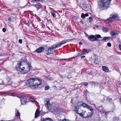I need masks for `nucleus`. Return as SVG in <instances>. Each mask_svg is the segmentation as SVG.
I'll use <instances>...</instances> for the list:
<instances>
[{
    "label": "nucleus",
    "instance_id": "obj_10",
    "mask_svg": "<svg viewBox=\"0 0 121 121\" xmlns=\"http://www.w3.org/2000/svg\"><path fill=\"white\" fill-rule=\"evenodd\" d=\"M94 113V112H89L87 114V115L85 116H84V118H89L91 117L92 116L93 114Z\"/></svg>",
    "mask_w": 121,
    "mask_h": 121
},
{
    "label": "nucleus",
    "instance_id": "obj_59",
    "mask_svg": "<svg viewBox=\"0 0 121 121\" xmlns=\"http://www.w3.org/2000/svg\"><path fill=\"white\" fill-rule=\"evenodd\" d=\"M85 16L86 17H87L89 16V14L88 13H86V14H85Z\"/></svg>",
    "mask_w": 121,
    "mask_h": 121
},
{
    "label": "nucleus",
    "instance_id": "obj_23",
    "mask_svg": "<svg viewBox=\"0 0 121 121\" xmlns=\"http://www.w3.org/2000/svg\"><path fill=\"white\" fill-rule=\"evenodd\" d=\"M79 105H77V106H76L75 107L74 110L75 111L76 113L78 112V109L79 108Z\"/></svg>",
    "mask_w": 121,
    "mask_h": 121
},
{
    "label": "nucleus",
    "instance_id": "obj_62",
    "mask_svg": "<svg viewBox=\"0 0 121 121\" xmlns=\"http://www.w3.org/2000/svg\"><path fill=\"white\" fill-rule=\"evenodd\" d=\"M50 53H49L48 52V53H47L46 54V55H49Z\"/></svg>",
    "mask_w": 121,
    "mask_h": 121
},
{
    "label": "nucleus",
    "instance_id": "obj_11",
    "mask_svg": "<svg viewBox=\"0 0 121 121\" xmlns=\"http://www.w3.org/2000/svg\"><path fill=\"white\" fill-rule=\"evenodd\" d=\"M95 35H93L88 36V39L91 41H95Z\"/></svg>",
    "mask_w": 121,
    "mask_h": 121
},
{
    "label": "nucleus",
    "instance_id": "obj_47",
    "mask_svg": "<svg viewBox=\"0 0 121 121\" xmlns=\"http://www.w3.org/2000/svg\"><path fill=\"white\" fill-rule=\"evenodd\" d=\"M71 40H72L71 39H66V40H65V41L66 42V43L67 42H68L70 41Z\"/></svg>",
    "mask_w": 121,
    "mask_h": 121
},
{
    "label": "nucleus",
    "instance_id": "obj_64",
    "mask_svg": "<svg viewBox=\"0 0 121 121\" xmlns=\"http://www.w3.org/2000/svg\"><path fill=\"white\" fill-rule=\"evenodd\" d=\"M119 85H121V82H119Z\"/></svg>",
    "mask_w": 121,
    "mask_h": 121
},
{
    "label": "nucleus",
    "instance_id": "obj_48",
    "mask_svg": "<svg viewBox=\"0 0 121 121\" xmlns=\"http://www.w3.org/2000/svg\"><path fill=\"white\" fill-rule=\"evenodd\" d=\"M2 30L3 32H5L6 31V29L5 28H3Z\"/></svg>",
    "mask_w": 121,
    "mask_h": 121
},
{
    "label": "nucleus",
    "instance_id": "obj_45",
    "mask_svg": "<svg viewBox=\"0 0 121 121\" xmlns=\"http://www.w3.org/2000/svg\"><path fill=\"white\" fill-rule=\"evenodd\" d=\"M30 101H31L32 102H34L35 101V100L34 99L32 98V99H30Z\"/></svg>",
    "mask_w": 121,
    "mask_h": 121
},
{
    "label": "nucleus",
    "instance_id": "obj_37",
    "mask_svg": "<svg viewBox=\"0 0 121 121\" xmlns=\"http://www.w3.org/2000/svg\"><path fill=\"white\" fill-rule=\"evenodd\" d=\"M77 113L79 114L83 118H84V116H85L84 115V114H83L82 113H79L78 112Z\"/></svg>",
    "mask_w": 121,
    "mask_h": 121
},
{
    "label": "nucleus",
    "instance_id": "obj_41",
    "mask_svg": "<svg viewBox=\"0 0 121 121\" xmlns=\"http://www.w3.org/2000/svg\"><path fill=\"white\" fill-rule=\"evenodd\" d=\"M60 42L61 44L62 45L66 43V42L65 40L62 41Z\"/></svg>",
    "mask_w": 121,
    "mask_h": 121
},
{
    "label": "nucleus",
    "instance_id": "obj_20",
    "mask_svg": "<svg viewBox=\"0 0 121 121\" xmlns=\"http://www.w3.org/2000/svg\"><path fill=\"white\" fill-rule=\"evenodd\" d=\"M110 37H103V39L101 40V41H103V40H104V41H108L110 40Z\"/></svg>",
    "mask_w": 121,
    "mask_h": 121
},
{
    "label": "nucleus",
    "instance_id": "obj_22",
    "mask_svg": "<svg viewBox=\"0 0 121 121\" xmlns=\"http://www.w3.org/2000/svg\"><path fill=\"white\" fill-rule=\"evenodd\" d=\"M100 62V60L98 58H96L95 60L94 63L96 64H99Z\"/></svg>",
    "mask_w": 121,
    "mask_h": 121
},
{
    "label": "nucleus",
    "instance_id": "obj_9",
    "mask_svg": "<svg viewBox=\"0 0 121 121\" xmlns=\"http://www.w3.org/2000/svg\"><path fill=\"white\" fill-rule=\"evenodd\" d=\"M44 48L43 47H40L39 48L36 49V51H35V52H36L38 53H41L44 50Z\"/></svg>",
    "mask_w": 121,
    "mask_h": 121
},
{
    "label": "nucleus",
    "instance_id": "obj_33",
    "mask_svg": "<svg viewBox=\"0 0 121 121\" xmlns=\"http://www.w3.org/2000/svg\"><path fill=\"white\" fill-rule=\"evenodd\" d=\"M86 17L84 13H82L81 15V17L83 19L85 18Z\"/></svg>",
    "mask_w": 121,
    "mask_h": 121
},
{
    "label": "nucleus",
    "instance_id": "obj_51",
    "mask_svg": "<svg viewBox=\"0 0 121 121\" xmlns=\"http://www.w3.org/2000/svg\"><path fill=\"white\" fill-rule=\"evenodd\" d=\"M80 22V23L82 24H83L84 23L83 21L82 20H81Z\"/></svg>",
    "mask_w": 121,
    "mask_h": 121
},
{
    "label": "nucleus",
    "instance_id": "obj_63",
    "mask_svg": "<svg viewBox=\"0 0 121 121\" xmlns=\"http://www.w3.org/2000/svg\"><path fill=\"white\" fill-rule=\"evenodd\" d=\"M120 103L121 104V98L120 99Z\"/></svg>",
    "mask_w": 121,
    "mask_h": 121
},
{
    "label": "nucleus",
    "instance_id": "obj_21",
    "mask_svg": "<svg viewBox=\"0 0 121 121\" xmlns=\"http://www.w3.org/2000/svg\"><path fill=\"white\" fill-rule=\"evenodd\" d=\"M102 68L103 70L105 72H108V71L109 69L108 67L105 66H103Z\"/></svg>",
    "mask_w": 121,
    "mask_h": 121
},
{
    "label": "nucleus",
    "instance_id": "obj_7",
    "mask_svg": "<svg viewBox=\"0 0 121 121\" xmlns=\"http://www.w3.org/2000/svg\"><path fill=\"white\" fill-rule=\"evenodd\" d=\"M118 17V16L117 15L112 14L110 15L109 18L112 20V22L114 20H116Z\"/></svg>",
    "mask_w": 121,
    "mask_h": 121
},
{
    "label": "nucleus",
    "instance_id": "obj_14",
    "mask_svg": "<svg viewBox=\"0 0 121 121\" xmlns=\"http://www.w3.org/2000/svg\"><path fill=\"white\" fill-rule=\"evenodd\" d=\"M40 113V111L39 110V109H37L36 110L35 113V118H37V117H39V116Z\"/></svg>",
    "mask_w": 121,
    "mask_h": 121
},
{
    "label": "nucleus",
    "instance_id": "obj_39",
    "mask_svg": "<svg viewBox=\"0 0 121 121\" xmlns=\"http://www.w3.org/2000/svg\"><path fill=\"white\" fill-rule=\"evenodd\" d=\"M51 47L53 49H54L57 48V46L56 45V44H55L53 46H51Z\"/></svg>",
    "mask_w": 121,
    "mask_h": 121
},
{
    "label": "nucleus",
    "instance_id": "obj_35",
    "mask_svg": "<svg viewBox=\"0 0 121 121\" xmlns=\"http://www.w3.org/2000/svg\"><path fill=\"white\" fill-rule=\"evenodd\" d=\"M89 22H91L93 21L92 18L91 17H90L89 18Z\"/></svg>",
    "mask_w": 121,
    "mask_h": 121
},
{
    "label": "nucleus",
    "instance_id": "obj_25",
    "mask_svg": "<svg viewBox=\"0 0 121 121\" xmlns=\"http://www.w3.org/2000/svg\"><path fill=\"white\" fill-rule=\"evenodd\" d=\"M102 30L104 32L107 33L108 31V30L107 28H106L104 27H103Z\"/></svg>",
    "mask_w": 121,
    "mask_h": 121
},
{
    "label": "nucleus",
    "instance_id": "obj_19",
    "mask_svg": "<svg viewBox=\"0 0 121 121\" xmlns=\"http://www.w3.org/2000/svg\"><path fill=\"white\" fill-rule=\"evenodd\" d=\"M112 20L109 18L105 20L104 22L105 23H111L112 22Z\"/></svg>",
    "mask_w": 121,
    "mask_h": 121
},
{
    "label": "nucleus",
    "instance_id": "obj_43",
    "mask_svg": "<svg viewBox=\"0 0 121 121\" xmlns=\"http://www.w3.org/2000/svg\"><path fill=\"white\" fill-rule=\"evenodd\" d=\"M12 82L11 81H9L8 82V83L9 85H10L12 83Z\"/></svg>",
    "mask_w": 121,
    "mask_h": 121
},
{
    "label": "nucleus",
    "instance_id": "obj_40",
    "mask_svg": "<svg viewBox=\"0 0 121 121\" xmlns=\"http://www.w3.org/2000/svg\"><path fill=\"white\" fill-rule=\"evenodd\" d=\"M49 88H50L49 86H47L45 87L44 89H45V90H48V89H49Z\"/></svg>",
    "mask_w": 121,
    "mask_h": 121
},
{
    "label": "nucleus",
    "instance_id": "obj_57",
    "mask_svg": "<svg viewBox=\"0 0 121 121\" xmlns=\"http://www.w3.org/2000/svg\"><path fill=\"white\" fill-rule=\"evenodd\" d=\"M120 50L121 51V45L120 44L119 46Z\"/></svg>",
    "mask_w": 121,
    "mask_h": 121
},
{
    "label": "nucleus",
    "instance_id": "obj_32",
    "mask_svg": "<svg viewBox=\"0 0 121 121\" xmlns=\"http://www.w3.org/2000/svg\"><path fill=\"white\" fill-rule=\"evenodd\" d=\"M86 73H87L89 75H92L93 74V72H92V71H91V72L87 71V72H86Z\"/></svg>",
    "mask_w": 121,
    "mask_h": 121
},
{
    "label": "nucleus",
    "instance_id": "obj_16",
    "mask_svg": "<svg viewBox=\"0 0 121 121\" xmlns=\"http://www.w3.org/2000/svg\"><path fill=\"white\" fill-rule=\"evenodd\" d=\"M103 99L104 101H107L110 102L112 100V99L107 96H105L103 98Z\"/></svg>",
    "mask_w": 121,
    "mask_h": 121
},
{
    "label": "nucleus",
    "instance_id": "obj_8",
    "mask_svg": "<svg viewBox=\"0 0 121 121\" xmlns=\"http://www.w3.org/2000/svg\"><path fill=\"white\" fill-rule=\"evenodd\" d=\"M96 108L98 111L102 113H104V110L102 106L96 107Z\"/></svg>",
    "mask_w": 121,
    "mask_h": 121
},
{
    "label": "nucleus",
    "instance_id": "obj_17",
    "mask_svg": "<svg viewBox=\"0 0 121 121\" xmlns=\"http://www.w3.org/2000/svg\"><path fill=\"white\" fill-rule=\"evenodd\" d=\"M82 51L83 53H84V54H85L86 53H87L91 52V50L90 49H83Z\"/></svg>",
    "mask_w": 121,
    "mask_h": 121
},
{
    "label": "nucleus",
    "instance_id": "obj_52",
    "mask_svg": "<svg viewBox=\"0 0 121 121\" xmlns=\"http://www.w3.org/2000/svg\"><path fill=\"white\" fill-rule=\"evenodd\" d=\"M109 112H105L104 111V113H105V114L107 115V114H108L109 113Z\"/></svg>",
    "mask_w": 121,
    "mask_h": 121
},
{
    "label": "nucleus",
    "instance_id": "obj_5",
    "mask_svg": "<svg viewBox=\"0 0 121 121\" xmlns=\"http://www.w3.org/2000/svg\"><path fill=\"white\" fill-rule=\"evenodd\" d=\"M30 65L29 63L28 64L26 67H24V70L23 72V73L24 74L27 73L30 71Z\"/></svg>",
    "mask_w": 121,
    "mask_h": 121
},
{
    "label": "nucleus",
    "instance_id": "obj_44",
    "mask_svg": "<svg viewBox=\"0 0 121 121\" xmlns=\"http://www.w3.org/2000/svg\"><path fill=\"white\" fill-rule=\"evenodd\" d=\"M107 46L109 47H111V43H108L107 44Z\"/></svg>",
    "mask_w": 121,
    "mask_h": 121
},
{
    "label": "nucleus",
    "instance_id": "obj_61",
    "mask_svg": "<svg viewBox=\"0 0 121 121\" xmlns=\"http://www.w3.org/2000/svg\"><path fill=\"white\" fill-rule=\"evenodd\" d=\"M79 45H81L82 44V43L81 42H79Z\"/></svg>",
    "mask_w": 121,
    "mask_h": 121
},
{
    "label": "nucleus",
    "instance_id": "obj_31",
    "mask_svg": "<svg viewBox=\"0 0 121 121\" xmlns=\"http://www.w3.org/2000/svg\"><path fill=\"white\" fill-rule=\"evenodd\" d=\"M88 82L89 84H91L92 85H93V84L94 85L95 84H97V82H95L93 81H89Z\"/></svg>",
    "mask_w": 121,
    "mask_h": 121
},
{
    "label": "nucleus",
    "instance_id": "obj_15",
    "mask_svg": "<svg viewBox=\"0 0 121 121\" xmlns=\"http://www.w3.org/2000/svg\"><path fill=\"white\" fill-rule=\"evenodd\" d=\"M48 51L50 54H53V49L51 47V46L49 47L48 49Z\"/></svg>",
    "mask_w": 121,
    "mask_h": 121
},
{
    "label": "nucleus",
    "instance_id": "obj_12",
    "mask_svg": "<svg viewBox=\"0 0 121 121\" xmlns=\"http://www.w3.org/2000/svg\"><path fill=\"white\" fill-rule=\"evenodd\" d=\"M21 104L23 105H25L27 103L26 99L23 98H21Z\"/></svg>",
    "mask_w": 121,
    "mask_h": 121
},
{
    "label": "nucleus",
    "instance_id": "obj_36",
    "mask_svg": "<svg viewBox=\"0 0 121 121\" xmlns=\"http://www.w3.org/2000/svg\"><path fill=\"white\" fill-rule=\"evenodd\" d=\"M51 13L54 17L55 18L56 17V15L55 13L54 12H52Z\"/></svg>",
    "mask_w": 121,
    "mask_h": 121
},
{
    "label": "nucleus",
    "instance_id": "obj_1",
    "mask_svg": "<svg viewBox=\"0 0 121 121\" xmlns=\"http://www.w3.org/2000/svg\"><path fill=\"white\" fill-rule=\"evenodd\" d=\"M41 84L42 79L38 78H30L26 82V86L33 89L37 88Z\"/></svg>",
    "mask_w": 121,
    "mask_h": 121
},
{
    "label": "nucleus",
    "instance_id": "obj_26",
    "mask_svg": "<svg viewBox=\"0 0 121 121\" xmlns=\"http://www.w3.org/2000/svg\"><path fill=\"white\" fill-rule=\"evenodd\" d=\"M110 34L112 36H113L114 35H117L118 34V33H116L113 30L110 33Z\"/></svg>",
    "mask_w": 121,
    "mask_h": 121
},
{
    "label": "nucleus",
    "instance_id": "obj_46",
    "mask_svg": "<svg viewBox=\"0 0 121 121\" xmlns=\"http://www.w3.org/2000/svg\"><path fill=\"white\" fill-rule=\"evenodd\" d=\"M18 42L20 44L22 43V39H20L19 40Z\"/></svg>",
    "mask_w": 121,
    "mask_h": 121
},
{
    "label": "nucleus",
    "instance_id": "obj_56",
    "mask_svg": "<svg viewBox=\"0 0 121 121\" xmlns=\"http://www.w3.org/2000/svg\"><path fill=\"white\" fill-rule=\"evenodd\" d=\"M25 24L26 25H27L28 26H29V24L28 23H27V22H25Z\"/></svg>",
    "mask_w": 121,
    "mask_h": 121
},
{
    "label": "nucleus",
    "instance_id": "obj_27",
    "mask_svg": "<svg viewBox=\"0 0 121 121\" xmlns=\"http://www.w3.org/2000/svg\"><path fill=\"white\" fill-rule=\"evenodd\" d=\"M42 121H53V120L51 118H45Z\"/></svg>",
    "mask_w": 121,
    "mask_h": 121
},
{
    "label": "nucleus",
    "instance_id": "obj_28",
    "mask_svg": "<svg viewBox=\"0 0 121 121\" xmlns=\"http://www.w3.org/2000/svg\"><path fill=\"white\" fill-rule=\"evenodd\" d=\"M81 106L83 107L84 108H87L88 106V105L87 104H85L83 102V103L81 104Z\"/></svg>",
    "mask_w": 121,
    "mask_h": 121
},
{
    "label": "nucleus",
    "instance_id": "obj_58",
    "mask_svg": "<svg viewBox=\"0 0 121 121\" xmlns=\"http://www.w3.org/2000/svg\"><path fill=\"white\" fill-rule=\"evenodd\" d=\"M30 1H31L32 2H34L35 1V0H30Z\"/></svg>",
    "mask_w": 121,
    "mask_h": 121
},
{
    "label": "nucleus",
    "instance_id": "obj_13",
    "mask_svg": "<svg viewBox=\"0 0 121 121\" xmlns=\"http://www.w3.org/2000/svg\"><path fill=\"white\" fill-rule=\"evenodd\" d=\"M15 117L16 118H17L16 117H17L18 118V117H19V119H21L20 117V113L19 112L18 110L17 109H15Z\"/></svg>",
    "mask_w": 121,
    "mask_h": 121
},
{
    "label": "nucleus",
    "instance_id": "obj_49",
    "mask_svg": "<svg viewBox=\"0 0 121 121\" xmlns=\"http://www.w3.org/2000/svg\"><path fill=\"white\" fill-rule=\"evenodd\" d=\"M62 121H69L68 119H64L62 120Z\"/></svg>",
    "mask_w": 121,
    "mask_h": 121
},
{
    "label": "nucleus",
    "instance_id": "obj_42",
    "mask_svg": "<svg viewBox=\"0 0 121 121\" xmlns=\"http://www.w3.org/2000/svg\"><path fill=\"white\" fill-rule=\"evenodd\" d=\"M35 1L36 2L39 1L42 3H44L45 2L43 0H35Z\"/></svg>",
    "mask_w": 121,
    "mask_h": 121
},
{
    "label": "nucleus",
    "instance_id": "obj_4",
    "mask_svg": "<svg viewBox=\"0 0 121 121\" xmlns=\"http://www.w3.org/2000/svg\"><path fill=\"white\" fill-rule=\"evenodd\" d=\"M22 62H21L16 67L17 70L23 72L24 70V67L22 65Z\"/></svg>",
    "mask_w": 121,
    "mask_h": 121
},
{
    "label": "nucleus",
    "instance_id": "obj_53",
    "mask_svg": "<svg viewBox=\"0 0 121 121\" xmlns=\"http://www.w3.org/2000/svg\"><path fill=\"white\" fill-rule=\"evenodd\" d=\"M85 57V56H83L81 57V59H83Z\"/></svg>",
    "mask_w": 121,
    "mask_h": 121
},
{
    "label": "nucleus",
    "instance_id": "obj_38",
    "mask_svg": "<svg viewBox=\"0 0 121 121\" xmlns=\"http://www.w3.org/2000/svg\"><path fill=\"white\" fill-rule=\"evenodd\" d=\"M89 6H90V4H88L86 6V8H85V10L86 11H87L88 9L89 8H88V7H89Z\"/></svg>",
    "mask_w": 121,
    "mask_h": 121
},
{
    "label": "nucleus",
    "instance_id": "obj_54",
    "mask_svg": "<svg viewBox=\"0 0 121 121\" xmlns=\"http://www.w3.org/2000/svg\"><path fill=\"white\" fill-rule=\"evenodd\" d=\"M88 83L87 82H85L84 84V85L85 86H86L88 85Z\"/></svg>",
    "mask_w": 121,
    "mask_h": 121
},
{
    "label": "nucleus",
    "instance_id": "obj_55",
    "mask_svg": "<svg viewBox=\"0 0 121 121\" xmlns=\"http://www.w3.org/2000/svg\"><path fill=\"white\" fill-rule=\"evenodd\" d=\"M12 19L10 17H9L8 20L9 21H11L12 20Z\"/></svg>",
    "mask_w": 121,
    "mask_h": 121
},
{
    "label": "nucleus",
    "instance_id": "obj_30",
    "mask_svg": "<svg viewBox=\"0 0 121 121\" xmlns=\"http://www.w3.org/2000/svg\"><path fill=\"white\" fill-rule=\"evenodd\" d=\"M9 95L10 96H12L13 97H15L17 96V95L14 93H11L9 94Z\"/></svg>",
    "mask_w": 121,
    "mask_h": 121
},
{
    "label": "nucleus",
    "instance_id": "obj_60",
    "mask_svg": "<svg viewBox=\"0 0 121 121\" xmlns=\"http://www.w3.org/2000/svg\"><path fill=\"white\" fill-rule=\"evenodd\" d=\"M32 25H33V26L35 28H36L37 27V26L35 27V25H34V24H32Z\"/></svg>",
    "mask_w": 121,
    "mask_h": 121
},
{
    "label": "nucleus",
    "instance_id": "obj_24",
    "mask_svg": "<svg viewBox=\"0 0 121 121\" xmlns=\"http://www.w3.org/2000/svg\"><path fill=\"white\" fill-rule=\"evenodd\" d=\"M86 108L88 109V110H90L91 112H94V110L91 107L88 105Z\"/></svg>",
    "mask_w": 121,
    "mask_h": 121
},
{
    "label": "nucleus",
    "instance_id": "obj_34",
    "mask_svg": "<svg viewBox=\"0 0 121 121\" xmlns=\"http://www.w3.org/2000/svg\"><path fill=\"white\" fill-rule=\"evenodd\" d=\"M61 44L60 42L59 43L56 44V45L57 48L58 47H60L61 46Z\"/></svg>",
    "mask_w": 121,
    "mask_h": 121
},
{
    "label": "nucleus",
    "instance_id": "obj_2",
    "mask_svg": "<svg viewBox=\"0 0 121 121\" xmlns=\"http://www.w3.org/2000/svg\"><path fill=\"white\" fill-rule=\"evenodd\" d=\"M45 105L48 110H51L52 112L55 114H58L60 112L59 108L55 106H53V107L52 108V106L50 104V101L49 100H48L47 101L46 103L45 104Z\"/></svg>",
    "mask_w": 121,
    "mask_h": 121
},
{
    "label": "nucleus",
    "instance_id": "obj_3",
    "mask_svg": "<svg viewBox=\"0 0 121 121\" xmlns=\"http://www.w3.org/2000/svg\"><path fill=\"white\" fill-rule=\"evenodd\" d=\"M112 0H98V6L100 8L109 7V5Z\"/></svg>",
    "mask_w": 121,
    "mask_h": 121
},
{
    "label": "nucleus",
    "instance_id": "obj_6",
    "mask_svg": "<svg viewBox=\"0 0 121 121\" xmlns=\"http://www.w3.org/2000/svg\"><path fill=\"white\" fill-rule=\"evenodd\" d=\"M31 5L35 7L38 10L40 9H42L43 7L42 5L41 4L39 3H37L36 4H33Z\"/></svg>",
    "mask_w": 121,
    "mask_h": 121
},
{
    "label": "nucleus",
    "instance_id": "obj_18",
    "mask_svg": "<svg viewBox=\"0 0 121 121\" xmlns=\"http://www.w3.org/2000/svg\"><path fill=\"white\" fill-rule=\"evenodd\" d=\"M95 37H96L95 38V39L94 40H95V41H100V40L99 39H98L100 38H102V37H101V35L99 34L95 35Z\"/></svg>",
    "mask_w": 121,
    "mask_h": 121
},
{
    "label": "nucleus",
    "instance_id": "obj_29",
    "mask_svg": "<svg viewBox=\"0 0 121 121\" xmlns=\"http://www.w3.org/2000/svg\"><path fill=\"white\" fill-rule=\"evenodd\" d=\"M84 53H83V51L82 52H78L77 53V56H81L82 55H84Z\"/></svg>",
    "mask_w": 121,
    "mask_h": 121
},
{
    "label": "nucleus",
    "instance_id": "obj_50",
    "mask_svg": "<svg viewBox=\"0 0 121 121\" xmlns=\"http://www.w3.org/2000/svg\"><path fill=\"white\" fill-rule=\"evenodd\" d=\"M67 59H60L59 60H60V61H61L62 60H67Z\"/></svg>",
    "mask_w": 121,
    "mask_h": 121
}]
</instances>
